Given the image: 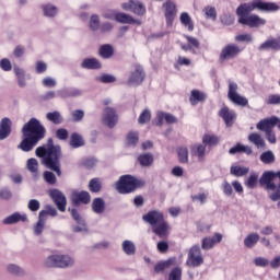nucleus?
Segmentation results:
<instances>
[{
  "mask_svg": "<svg viewBox=\"0 0 280 280\" xmlns=\"http://www.w3.org/2000/svg\"><path fill=\"white\" fill-rule=\"evenodd\" d=\"M47 130L40 125V121L36 118H31L22 128L23 140L18 145L23 152H32L38 141L45 139Z\"/></svg>",
  "mask_w": 280,
  "mask_h": 280,
  "instance_id": "obj_1",
  "label": "nucleus"
},
{
  "mask_svg": "<svg viewBox=\"0 0 280 280\" xmlns=\"http://www.w3.org/2000/svg\"><path fill=\"white\" fill-rule=\"evenodd\" d=\"M35 154L39 159H43V163L48 170L55 172L57 176H62V171H60L62 150L60 145H54V139L49 138L46 145L38 147Z\"/></svg>",
  "mask_w": 280,
  "mask_h": 280,
  "instance_id": "obj_2",
  "label": "nucleus"
},
{
  "mask_svg": "<svg viewBox=\"0 0 280 280\" xmlns=\"http://www.w3.org/2000/svg\"><path fill=\"white\" fill-rule=\"evenodd\" d=\"M142 220L150 224L151 231L160 240H167L170 237V222L165 220V214L159 210H150L148 213L142 215Z\"/></svg>",
  "mask_w": 280,
  "mask_h": 280,
  "instance_id": "obj_3",
  "label": "nucleus"
},
{
  "mask_svg": "<svg viewBox=\"0 0 280 280\" xmlns=\"http://www.w3.org/2000/svg\"><path fill=\"white\" fill-rule=\"evenodd\" d=\"M254 10H259V12H279L280 5L277 2H268L262 0H254L253 2L241 3L236 8V15L240 18L248 16L253 14Z\"/></svg>",
  "mask_w": 280,
  "mask_h": 280,
  "instance_id": "obj_4",
  "label": "nucleus"
},
{
  "mask_svg": "<svg viewBox=\"0 0 280 280\" xmlns=\"http://www.w3.org/2000/svg\"><path fill=\"white\" fill-rule=\"evenodd\" d=\"M46 268H69L75 260L69 255L52 254L44 261Z\"/></svg>",
  "mask_w": 280,
  "mask_h": 280,
  "instance_id": "obj_5",
  "label": "nucleus"
},
{
  "mask_svg": "<svg viewBox=\"0 0 280 280\" xmlns=\"http://www.w3.org/2000/svg\"><path fill=\"white\" fill-rule=\"evenodd\" d=\"M137 187H139V182L131 175H122L116 183L118 194H132Z\"/></svg>",
  "mask_w": 280,
  "mask_h": 280,
  "instance_id": "obj_6",
  "label": "nucleus"
},
{
  "mask_svg": "<svg viewBox=\"0 0 280 280\" xmlns=\"http://www.w3.org/2000/svg\"><path fill=\"white\" fill-rule=\"evenodd\" d=\"M237 23L243 27H249V30H259V27H264V25H266V19L252 13L249 15L238 18Z\"/></svg>",
  "mask_w": 280,
  "mask_h": 280,
  "instance_id": "obj_7",
  "label": "nucleus"
},
{
  "mask_svg": "<svg viewBox=\"0 0 280 280\" xmlns=\"http://www.w3.org/2000/svg\"><path fill=\"white\" fill-rule=\"evenodd\" d=\"M259 178V187H265V189H277V184L275 180H279L280 187V171H265Z\"/></svg>",
  "mask_w": 280,
  "mask_h": 280,
  "instance_id": "obj_8",
  "label": "nucleus"
},
{
  "mask_svg": "<svg viewBox=\"0 0 280 280\" xmlns=\"http://www.w3.org/2000/svg\"><path fill=\"white\" fill-rule=\"evenodd\" d=\"M242 49L236 44L225 45L219 56V62H225V60H233V58L240 56Z\"/></svg>",
  "mask_w": 280,
  "mask_h": 280,
  "instance_id": "obj_9",
  "label": "nucleus"
},
{
  "mask_svg": "<svg viewBox=\"0 0 280 280\" xmlns=\"http://www.w3.org/2000/svg\"><path fill=\"white\" fill-rule=\"evenodd\" d=\"M162 8L164 9L166 27H172V25H174V19H176V13L178 12L176 3H174L172 0H166L162 4Z\"/></svg>",
  "mask_w": 280,
  "mask_h": 280,
  "instance_id": "obj_10",
  "label": "nucleus"
},
{
  "mask_svg": "<svg viewBox=\"0 0 280 280\" xmlns=\"http://www.w3.org/2000/svg\"><path fill=\"white\" fill-rule=\"evenodd\" d=\"M163 121H165L167 125L178 124V118L174 116V114L159 110L155 118L152 120V126H158V128H161V126H163Z\"/></svg>",
  "mask_w": 280,
  "mask_h": 280,
  "instance_id": "obj_11",
  "label": "nucleus"
},
{
  "mask_svg": "<svg viewBox=\"0 0 280 280\" xmlns=\"http://www.w3.org/2000/svg\"><path fill=\"white\" fill-rule=\"evenodd\" d=\"M49 196L57 206V208L61 212H65L67 209V197L65 196V194H62V191H60L59 189L54 188L49 190Z\"/></svg>",
  "mask_w": 280,
  "mask_h": 280,
  "instance_id": "obj_12",
  "label": "nucleus"
},
{
  "mask_svg": "<svg viewBox=\"0 0 280 280\" xmlns=\"http://www.w3.org/2000/svg\"><path fill=\"white\" fill-rule=\"evenodd\" d=\"M117 112L113 107H106L103 112V121L108 128H115L118 121Z\"/></svg>",
  "mask_w": 280,
  "mask_h": 280,
  "instance_id": "obj_13",
  "label": "nucleus"
},
{
  "mask_svg": "<svg viewBox=\"0 0 280 280\" xmlns=\"http://www.w3.org/2000/svg\"><path fill=\"white\" fill-rule=\"evenodd\" d=\"M258 51H280V38L269 37L258 46Z\"/></svg>",
  "mask_w": 280,
  "mask_h": 280,
  "instance_id": "obj_14",
  "label": "nucleus"
},
{
  "mask_svg": "<svg viewBox=\"0 0 280 280\" xmlns=\"http://www.w3.org/2000/svg\"><path fill=\"white\" fill-rule=\"evenodd\" d=\"M71 200L73 205H89L91 202V195L89 191H73Z\"/></svg>",
  "mask_w": 280,
  "mask_h": 280,
  "instance_id": "obj_15",
  "label": "nucleus"
},
{
  "mask_svg": "<svg viewBox=\"0 0 280 280\" xmlns=\"http://www.w3.org/2000/svg\"><path fill=\"white\" fill-rule=\"evenodd\" d=\"M275 116L266 117L257 122L256 128L260 130V132H268L270 130H275Z\"/></svg>",
  "mask_w": 280,
  "mask_h": 280,
  "instance_id": "obj_16",
  "label": "nucleus"
},
{
  "mask_svg": "<svg viewBox=\"0 0 280 280\" xmlns=\"http://www.w3.org/2000/svg\"><path fill=\"white\" fill-rule=\"evenodd\" d=\"M219 117H222L225 126L231 128L235 121V112H231L228 106H224L219 110Z\"/></svg>",
  "mask_w": 280,
  "mask_h": 280,
  "instance_id": "obj_17",
  "label": "nucleus"
},
{
  "mask_svg": "<svg viewBox=\"0 0 280 280\" xmlns=\"http://www.w3.org/2000/svg\"><path fill=\"white\" fill-rule=\"evenodd\" d=\"M69 211L71 212L73 220H75L77 224H79V225L74 226V229H73L74 233H82V232L86 231V223L84 221V218H82V215H80L78 210L69 209Z\"/></svg>",
  "mask_w": 280,
  "mask_h": 280,
  "instance_id": "obj_18",
  "label": "nucleus"
},
{
  "mask_svg": "<svg viewBox=\"0 0 280 280\" xmlns=\"http://www.w3.org/2000/svg\"><path fill=\"white\" fill-rule=\"evenodd\" d=\"M229 154H247V156H250V154H253V148L243 144L242 142H237L235 145L229 149Z\"/></svg>",
  "mask_w": 280,
  "mask_h": 280,
  "instance_id": "obj_19",
  "label": "nucleus"
},
{
  "mask_svg": "<svg viewBox=\"0 0 280 280\" xmlns=\"http://www.w3.org/2000/svg\"><path fill=\"white\" fill-rule=\"evenodd\" d=\"M172 266H176V257H170L166 260H160L154 265V272L159 275L167 270V268H172Z\"/></svg>",
  "mask_w": 280,
  "mask_h": 280,
  "instance_id": "obj_20",
  "label": "nucleus"
},
{
  "mask_svg": "<svg viewBox=\"0 0 280 280\" xmlns=\"http://www.w3.org/2000/svg\"><path fill=\"white\" fill-rule=\"evenodd\" d=\"M12 132V120L10 118H2L0 121V141L8 139Z\"/></svg>",
  "mask_w": 280,
  "mask_h": 280,
  "instance_id": "obj_21",
  "label": "nucleus"
},
{
  "mask_svg": "<svg viewBox=\"0 0 280 280\" xmlns=\"http://www.w3.org/2000/svg\"><path fill=\"white\" fill-rule=\"evenodd\" d=\"M18 222H27V214L21 212H14L9 217L4 218L2 224H18Z\"/></svg>",
  "mask_w": 280,
  "mask_h": 280,
  "instance_id": "obj_22",
  "label": "nucleus"
},
{
  "mask_svg": "<svg viewBox=\"0 0 280 280\" xmlns=\"http://www.w3.org/2000/svg\"><path fill=\"white\" fill-rule=\"evenodd\" d=\"M207 100V94L200 90H192L190 92L189 102L191 106H197L200 102H205Z\"/></svg>",
  "mask_w": 280,
  "mask_h": 280,
  "instance_id": "obj_23",
  "label": "nucleus"
},
{
  "mask_svg": "<svg viewBox=\"0 0 280 280\" xmlns=\"http://www.w3.org/2000/svg\"><path fill=\"white\" fill-rule=\"evenodd\" d=\"M139 80H141V66H135L127 84L129 86H139Z\"/></svg>",
  "mask_w": 280,
  "mask_h": 280,
  "instance_id": "obj_24",
  "label": "nucleus"
},
{
  "mask_svg": "<svg viewBox=\"0 0 280 280\" xmlns=\"http://www.w3.org/2000/svg\"><path fill=\"white\" fill-rule=\"evenodd\" d=\"M122 10L133 12V14H141V2L130 0L129 2H124L121 4Z\"/></svg>",
  "mask_w": 280,
  "mask_h": 280,
  "instance_id": "obj_25",
  "label": "nucleus"
},
{
  "mask_svg": "<svg viewBox=\"0 0 280 280\" xmlns=\"http://www.w3.org/2000/svg\"><path fill=\"white\" fill-rule=\"evenodd\" d=\"M186 264L191 268H198L202 266V264H205V257H202V254H188V259Z\"/></svg>",
  "mask_w": 280,
  "mask_h": 280,
  "instance_id": "obj_26",
  "label": "nucleus"
},
{
  "mask_svg": "<svg viewBox=\"0 0 280 280\" xmlns=\"http://www.w3.org/2000/svg\"><path fill=\"white\" fill-rule=\"evenodd\" d=\"M248 141L256 148L266 149V140L262 139L261 133L252 132L248 135Z\"/></svg>",
  "mask_w": 280,
  "mask_h": 280,
  "instance_id": "obj_27",
  "label": "nucleus"
},
{
  "mask_svg": "<svg viewBox=\"0 0 280 280\" xmlns=\"http://www.w3.org/2000/svg\"><path fill=\"white\" fill-rule=\"evenodd\" d=\"M248 141L256 148L266 149V140L262 139L261 133L252 132L248 135Z\"/></svg>",
  "mask_w": 280,
  "mask_h": 280,
  "instance_id": "obj_28",
  "label": "nucleus"
},
{
  "mask_svg": "<svg viewBox=\"0 0 280 280\" xmlns=\"http://www.w3.org/2000/svg\"><path fill=\"white\" fill-rule=\"evenodd\" d=\"M45 222H47V212H45V210H42L39 212L38 222L34 228L35 235H40V233H43V230L45 229Z\"/></svg>",
  "mask_w": 280,
  "mask_h": 280,
  "instance_id": "obj_29",
  "label": "nucleus"
},
{
  "mask_svg": "<svg viewBox=\"0 0 280 280\" xmlns=\"http://www.w3.org/2000/svg\"><path fill=\"white\" fill-rule=\"evenodd\" d=\"M257 185H259V173L252 172L249 176L245 180V186L248 189H257Z\"/></svg>",
  "mask_w": 280,
  "mask_h": 280,
  "instance_id": "obj_30",
  "label": "nucleus"
},
{
  "mask_svg": "<svg viewBox=\"0 0 280 280\" xmlns=\"http://www.w3.org/2000/svg\"><path fill=\"white\" fill-rule=\"evenodd\" d=\"M250 172V168L242 165H232L230 167V174L232 176H236V178H241L242 176H246Z\"/></svg>",
  "mask_w": 280,
  "mask_h": 280,
  "instance_id": "obj_31",
  "label": "nucleus"
},
{
  "mask_svg": "<svg viewBox=\"0 0 280 280\" xmlns=\"http://www.w3.org/2000/svg\"><path fill=\"white\" fill-rule=\"evenodd\" d=\"M46 119L48 121H51V124H55V126H60V124H62V121H65L62 114H60V112H58V110L47 113Z\"/></svg>",
  "mask_w": 280,
  "mask_h": 280,
  "instance_id": "obj_32",
  "label": "nucleus"
},
{
  "mask_svg": "<svg viewBox=\"0 0 280 280\" xmlns=\"http://www.w3.org/2000/svg\"><path fill=\"white\" fill-rule=\"evenodd\" d=\"M259 159L265 165H272V163L277 161V156H275V152H272V150H267L262 152Z\"/></svg>",
  "mask_w": 280,
  "mask_h": 280,
  "instance_id": "obj_33",
  "label": "nucleus"
},
{
  "mask_svg": "<svg viewBox=\"0 0 280 280\" xmlns=\"http://www.w3.org/2000/svg\"><path fill=\"white\" fill-rule=\"evenodd\" d=\"M179 21L184 27H188V32H194V20H191V15L187 12H182L179 15Z\"/></svg>",
  "mask_w": 280,
  "mask_h": 280,
  "instance_id": "obj_34",
  "label": "nucleus"
},
{
  "mask_svg": "<svg viewBox=\"0 0 280 280\" xmlns=\"http://www.w3.org/2000/svg\"><path fill=\"white\" fill-rule=\"evenodd\" d=\"M92 210L98 215L106 211V202L102 198H95L92 202Z\"/></svg>",
  "mask_w": 280,
  "mask_h": 280,
  "instance_id": "obj_35",
  "label": "nucleus"
},
{
  "mask_svg": "<svg viewBox=\"0 0 280 280\" xmlns=\"http://www.w3.org/2000/svg\"><path fill=\"white\" fill-rule=\"evenodd\" d=\"M83 69H102V63L95 58L84 59L81 63Z\"/></svg>",
  "mask_w": 280,
  "mask_h": 280,
  "instance_id": "obj_36",
  "label": "nucleus"
},
{
  "mask_svg": "<svg viewBox=\"0 0 280 280\" xmlns=\"http://www.w3.org/2000/svg\"><path fill=\"white\" fill-rule=\"evenodd\" d=\"M80 95H82V92L75 88L59 91V97H62V98L80 97Z\"/></svg>",
  "mask_w": 280,
  "mask_h": 280,
  "instance_id": "obj_37",
  "label": "nucleus"
},
{
  "mask_svg": "<svg viewBox=\"0 0 280 280\" xmlns=\"http://www.w3.org/2000/svg\"><path fill=\"white\" fill-rule=\"evenodd\" d=\"M202 143L206 148L207 145L211 148L212 145H218L220 143V139L215 135L206 133L202 137Z\"/></svg>",
  "mask_w": 280,
  "mask_h": 280,
  "instance_id": "obj_38",
  "label": "nucleus"
},
{
  "mask_svg": "<svg viewBox=\"0 0 280 280\" xmlns=\"http://www.w3.org/2000/svg\"><path fill=\"white\" fill-rule=\"evenodd\" d=\"M7 272H9V275H14L15 277H23V275H25V270L16 264H9L7 266Z\"/></svg>",
  "mask_w": 280,
  "mask_h": 280,
  "instance_id": "obj_39",
  "label": "nucleus"
},
{
  "mask_svg": "<svg viewBox=\"0 0 280 280\" xmlns=\"http://www.w3.org/2000/svg\"><path fill=\"white\" fill-rule=\"evenodd\" d=\"M116 22L122 23V24H128V25H132L133 23H137V21L133 20L132 16H130L129 14H126V13H121V12H118L116 14Z\"/></svg>",
  "mask_w": 280,
  "mask_h": 280,
  "instance_id": "obj_40",
  "label": "nucleus"
},
{
  "mask_svg": "<svg viewBox=\"0 0 280 280\" xmlns=\"http://www.w3.org/2000/svg\"><path fill=\"white\" fill-rule=\"evenodd\" d=\"M154 165V154L141 153V167H152Z\"/></svg>",
  "mask_w": 280,
  "mask_h": 280,
  "instance_id": "obj_41",
  "label": "nucleus"
},
{
  "mask_svg": "<svg viewBox=\"0 0 280 280\" xmlns=\"http://www.w3.org/2000/svg\"><path fill=\"white\" fill-rule=\"evenodd\" d=\"M257 242H259V235L257 233H250L244 238V246L246 248H253Z\"/></svg>",
  "mask_w": 280,
  "mask_h": 280,
  "instance_id": "obj_42",
  "label": "nucleus"
},
{
  "mask_svg": "<svg viewBox=\"0 0 280 280\" xmlns=\"http://www.w3.org/2000/svg\"><path fill=\"white\" fill-rule=\"evenodd\" d=\"M177 156L179 163H189V150L187 147H182L177 149Z\"/></svg>",
  "mask_w": 280,
  "mask_h": 280,
  "instance_id": "obj_43",
  "label": "nucleus"
},
{
  "mask_svg": "<svg viewBox=\"0 0 280 280\" xmlns=\"http://www.w3.org/2000/svg\"><path fill=\"white\" fill-rule=\"evenodd\" d=\"M70 145L71 148H82L84 145V139L79 133H72L70 137Z\"/></svg>",
  "mask_w": 280,
  "mask_h": 280,
  "instance_id": "obj_44",
  "label": "nucleus"
},
{
  "mask_svg": "<svg viewBox=\"0 0 280 280\" xmlns=\"http://www.w3.org/2000/svg\"><path fill=\"white\" fill-rule=\"evenodd\" d=\"M114 51L115 50L113 49V46L105 44V45L101 46L98 54H100L101 58L108 59V58H112Z\"/></svg>",
  "mask_w": 280,
  "mask_h": 280,
  "instance_id": "obj_45",
  "label": "nucleus"
},
{
  "mask_svg": "<svg viewBox=\"0 0 280 280\" xmlns=\"http://www.w3.org/2000/svg\"><path fill=\"white\" fill-rule=\"evenodd\" d=\"M167 280H183V268L179 266L174 267L170 271Z\"/></svg>",
  "mask_w": 280,
  "mask_h": 280,
  "instance_id": "obj_46",
  "label": "nucleus"
},
{
  "mask_svg": "<svg viewBox=\"0 0 280 280\" xmlns=\"http://www.w3.org/2000/svg\"><path fill=\"white\" fill-rule=\"evenodd\" d=\"M89 189L92 194H98V191H102V182L100 178L91 179L89 183Z\"/></svg>",
  "mask_w": 280,
  "mask_h": 280,
  "instance_id": "obj_47",
  "label": "nucleus"
},
{
  "mask_svg": "<svg viewBox=\"0 0 280 280\" xmlns=\"http://www.w3.org/2000/svg\"><path fill=\"white\" fill-rule=\"evenodd\" d=\"M230 102H232L236 106H242L243 108L248 106V98H246V96H242L240 94L230 98Z\"/></svg>",
  "mask_w": 280,
  "mask_h": 280,
  "instance_id": "obj_48",
  "label": "nucleus"
},
{
  "mask_svg": "<svg viewBox=\"0 0 280 280\" xmlns=\"http://www.w3.org/2000/svg\"><path fill=\"white\" fill-rule=\"evenodd\" d=\"M26 170L31 172V174H38V160L31 158L26 162Z\"/></svg>",
  "mask_w": 280,
  "mask_h": 280,
  "instance_id": "obj_49",
  "label": "nucleus"
},
{
  "mask_svg": "<svg viewBox=\"0 0 280 280\" xmlns=\"http://www.w3.org/2000/svg\"><path fill=\"white\" fill-rule=\"evenodd\" d=\"M122 250L126 255H135L137 248L131 241H125L122 242Z\"/></svg>",
  "mask_w": 280,
  "mask_h": 280,
  "instance_id": "obj_50",
  "label": "nucleus"
},
{
  "mask_svg": "<svg viewBox=\"0 0 280 280\" xmlns=\"http://www.w3.org/2000/svg\"><path fill=\"white\" fill-rule=\"evenodd\" d=\"M267 191H273L269 195V198L272 200V202H278L280 200V186L279 182L276 184V188H268Z\"/></svg>",
  "mask_w": 280,
  "mask_h": 280,
  "instance_id": "obj_51",
  "label": "nucleus"
},
{
  "mask_svg": "<svg viewBox=\"0 0 280 280\" xmlns=\"http://www.w3.org/2000/svg\"><path fill=\"white\" fill-rule=\"evenodd\" d=\"M254 265L257 268H267V266L270 265V260H268V258H266V257L258 256V257L254 258Z\"/></svg>",
  "mask_w": 280,
  "mask_h": 280,
  "instance_id": "obj_52",
  "label": "nucleus"
},
{
  "mask_svg": "<svg viewBox=\"0 0 280 280\" xmlns=\"http://www.w3.org/2000/svg\"><path fill=\"white\" fill-rule=\"evenodd\" d=\"M237 43H253V35L248 33H242L235 36Z\"/></svg>",
  "mask_w": 280,
  "mask_h": 280,
  "instance_id": "obj_53",
  "label": "nucleus"
},
{
  "mask_svg": "<svg viewBox=\"0 0 280 280\" xmlns=\"http://www.w3.org/2000/svg\"><path fill=\"white\" fill-rule=\"evenodd\" d=\"M43 176H44L45 183H47L48 185H56L57 178L54 173L49 171H45Z\"/></svg>",
  "mask_w": 280,
  "mask_h": 280,
  "instance_id": "obj_54",
  "label": "nucleus"
},
{
  "mask_svg": "<svg viewBox=\"0 0 280 280\" xmlns=\"http://www.w3.org/2000/svg\"><path fill=\"white\" fill-rule=\"evenodd\" d=\"M268 106H279L280 104V94H270L266 101Z\"/></svg>",
  "mask_w": 280,
  "mask_h": 280,
  "instance_id": "obj_55",
  "label": "nucleus"
},
{
  "mask_svg": "<svg viewBox=\"0 0 280 280\" xmlns=\"http://www.w3.org/2000/svg\"><path fill=\"white\" fill-rule=\"evenodd\" d=\"M237 89H238L237 83H235V82L229 83V91H228L229 100H232V97L240 95V93H237Z\"/></svg>",
  "mask_w": 280,
  "mask_h": 280,
  "instance_id": "obj_56",
  "label": "nucleus"
},
{
  "mask_svg": "<svg viewBox=\"0 0 280 280\" xmlns=\"http://www.w3.org/2000/svg\"><path fill=\"white\" fill-rule=\"evenodd\" d=\"M205 14L207 19H212V21L218 19V11L214 9V7H206Z\"/></svg>",
  "mask_w": 280,
  "mask_h": 280,
  "instance_id": "obj_57",
  "label": "nucleus"
},
{
  "mask_svg": "<svg viewBox=\"0 0 280 280\" xmlns=\"http://www.w3.org/2000/svg\"><path fill=\"white\" fill-rule=\"evenodd\" d=\"M185 38L188 45H190V49H194V47L195 49H200V40H198V38L189 35H185Z\"/></svg>",
  "mask_w": 280,
  "mask_h": 280,
  "instance_id": "obj_58",
  "label": "nucleus"
},
{
  "mask_svg": "<svg viewBox=\"0 0 280 280\" xmlns=\"http://www.w3.org/2000/svg\"><path fill=\"white\" fill-rule=\"evenodd\" d=\"M139 143V132H129L127 136V145H136Z\"/></svg>",
  "mask_w": 280,
  "mask_h": 280,
  "instance_id": "obj_59",
  "label": "nucleus"
},
{
  "mask_svg": "<svg viewBox=\"0 0 280 280\" xmlns=\"http://www.w3.org/2000/svg\"><path fill=\"white\" fill-rule=\"evenodd\" d=\"M220 21H221L222 25H233V23H235V19L233 18V15H231L229 13H223L220 16Z\"/></svg>",
  "mask_w": 280,
  "mask_h": 280,
  "instance_id": "obj_60",
  "label": "nucleus"
},
{
  "mask_svg": "<svg viewBox=\"0 0 280 280\" xmlns=\"http://www.w3.org/2000/svg\"><path fill=\"white\" fill-rule=\"evenodd\" d=\"M44 14L45 16H54L55 14H58V8L51 4H46L44 5Z\"/></svg>",
  "mask_w": 280,
  "mask_h": 280,
  "instance_id": "obj_61",
  "label": "nucleus"
},
{
  "mask_svg": "<svg viewBox=\"0 0 280 280\" xmlns=\"http://www.w3.org/2000/svg\"><path fill=\"white\" fill-rule=\"evenodd\" d=\"M213 241L211 240V237H203L201 240V248L202 250H211V248H213Z\"/></svg>",
  "mask_w": 280,
  "mask_h": 280,
  "instance_id": "obj_62",
  "label": "nucleus"
},
{
  "mask_svg": "<svg viewBox=\"0 0 280 280\" xmlns=\"http://www.w3.org/2000/svg\"><path fill=\"white\" fill-rule=\"evenodd\" d=\"M159 253L165 254L170 250V243L167 241H159L156 244Z\"/></svg>",
  "mask_w": 280,
  "mask_h": 280,
  "instance_id": "obj_63",
  "label": "nucleus"
},
{
  "mask_svg": "<svg viewBox=\"0 0 280 280\" xmlns=\"http://www.w3.org/2000/svg\"><path fill=\"white\" fill-rule=\"evenodd\" d=\"M90 27L94 32L100 30V16H97L95 14L91 16V19H90Z\"/></svg>",
  "mask_w": 280,
  "mask_h": 280,
  "instance_id": "obj_64",
  "label": "nucleus"
}]
</instances>
